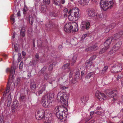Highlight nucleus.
<instances>
[{"label": "nucleus", "instance_id": "nucleus-1", "mask_svg": "<svg viewBox=\"0 0 123 123\" xmlns=\"http://www.w3.org/2000/svg\"><path fill=\"white\" fill-rule=\"evenodd\" d=\"M63 12L64 13V17H67L68 14V18L70 21H75L80 17V14L79 9L77 7L71 9L68 12V9L65 8L63 10Z\"/></svg>", "mask_w": 123, "mask_h": 123}, {"label": "nucleus", "instance_id": "nucleus-2", "mask_svg": "<svg viewBox=\"0 0 123 123\" xmlns=\"http://www.w3.org/2000/svg\"><path fill=\"white\" fill-rule=\"evenodd\" d=\"M54 98V94L50 93L45 95L43 98L42 105L46 108H49L52 105V101Z\"/></svg>", "mask_w": 123, "mask_h": 123}, {"label": "nucleus", "instance_id": "nucleus-3", "mask_svg": "<svg viewBox=\"0 0 123 123\" xmlns=\"http://www.w3.org/2000/svg\"><path fill=\"white\" fill-rule=\"evenodd\" d=\"M69 95L66 92H59L57 94V97H60V101L63 106L65 107L66 110L67 111L66 108L68 105V100Z\"/></svg>", "mask_w": 123, "mask_h": 123}, {"label": "nucleus", "instance_id": "nucleus-4", "mask_svg": "<svg viewBox=\"0 0 123 123\" xmlns=\"http://www.w3.org/2000/svg\"><path fill=\"white\" fill-rule=\"evenodd\" d=\"M114 2L113 0H101L100 3L101 7L105 11L108 9L111 8Z\"/></svg>", "mask_w": 123, "mask_h": 123}, {"label": "nucleus", "instance_id": "nucleus-5", "mask_svg": "<svg viewBox=\"0 0 123 123\" xmlns=\"http://www.w3.org/2000/svg\"><path fill=\"white\" fill-rule=\"evenodd\" d=\"M78 25L77 24H75L73 26L71 23H69L65 25L64 30L66 32H70L72 30V32H76L78 31Z\"/></svg>", "mask_w": 123, "mask_h": 123}, {"label": "nucleus", "instance_id": "nucleus-6", "mask_svg": "<svg viewBox=\"0 0 123 123\" xmlns=\"http://www.w3.org/2000/svg\"><path fill=\"white\" fill-rule=\"evenodd\" d=\"M61 107H56L55 108V113L56 117L58 119L62 120L63 118V115H65V112L66 113H67V112L65 110H63V111H61L62 112L61 113L59 110H61Z\"/></svg>", "mask_w": 123, "mask_h": 123}, {"label": "nucleus", "instance_id": "nucleus-7", "mask_svg": "<svg viewBox=\"0 0 123 123\" xmlns=\"http://www.w3.org/2000/svg\"><path fill=\"white\" fill-rule=\"evenodd\" d=\"M104 91L106 93V95L107 96L111 98H113L114 100L116 99V96L117 94L116 93H114V91L108 89L105 90Z\"/></svg>", "mask_w": 123, "mask_h": 123}, {"label": "nucleus", "instance_id": "nucleus-8", "mask_svg": "<svg viewBox=\"0 0 123 123\" xmlns=\"http://www.w3.org/2000/svg\"><path fill=\"white\" fill-rule=\"evenodd\" d=\"M122 69V68L120 65L117 64L112 66L111 70L112 73H114L120 72Z\"/></svg>", "mask_w": 123, "mask_h": 123}, {"label": "nucleus", "instance_id": "nucleus-9", "mask_svg": "<svg viewBox=\"0 0 123 123\" xmlns=\"http://www.w3.org/2000/svg\"><path fill=\"white\" fill-rule=\"evenodd\" d=\"M45 116L44 111L43 110H39L36 114V117L38 120L42 119Z\"/></svg>", "mask_w": 123, "mask_h": 123}, {"label": "nucleus", "instance_id": "nucleus-10", "mask_svg": "<svg viewBox=\"0 0 123 123\" xmlns=\"http://www.w3.org/2000/svg\"><path fill=\"white\" fill-rule=\"evenodd\" d=\"M95 96L99 100H101L102 99H106L107 97L103 93H102L98 91H97L95 93Z\"/></svg>", "mask_w": 123, "mask_h": 123}, {"label": "nucleus", "instance_id": "nucleus-11", "mask_svg": "<svg viewBox=\"0 0 123 123\" xmlns=\"http://www.w3.org/2000/svg\"><path fill=\"white\" fill-rule=\"evenodd\" d=\"M88 17L91 18H94V19H96L98 16L97 13H95L94 11L92 10L88 11Z\"/></svg>", "mask_w": 123, "mask_h": 123}, {"label": "nucleus", "instance_id": "nucleus-12", "mask_svg": "<svg viewBox=\"0 0 123 123\" xmlns=\"http://www.w3.org/2000/svg\"><path fill=\"white\" fill-rule=\"evenodd\" d=\"M90 27V23L89 22H83L82 23V25L81 29L82 31H83L85 29L88 30L89 29Z\"/></svg>", "mask_w": 123, "mask_h": 123}, {"label": "nucleus", "instance_id": "nucleus-13", "mask_svg": "<svg viewBox=\"0 0 123 123\" xmlns=\"http://www.w3.org/2000/svg\"><path fill=\"white\" fill-rule=\"evenodd\" d=\"M122 42L121 41H119L113 47L111 51L115 52L119 49L121 45Z\"/></svg>", "mask_w": 123, "mask_h": 123}, {"label": "nucleus", "instance_id": "nucleus-14", "mask_svg": "<svg viewBox=\"0 0 123 123\" xmlns=\"http://www.w3.org/2000/svg\"><path fill=\"white\" fill-rule=\"evenodd\" d=\"M112 40L113 38L112 37H109L104 43V44L106 49H107L109 48V45L111 43Z\"/></svg>", "mask_w": 123, "mask_h": 123}, {"label": "nucleus", "instance_id": "nucleus-15", "mask_svg": "<svg viewBox=\"0 0 123 123\" xmlns=\"http://www.w3.org/2000/svg\"><path fill=\"white\" fill-rule=\"evenodd\" d=\"M15 70V68L13 66H12L10 68H7L6 71L7 72H9L10 75H11L12 77H13L14 74Z\"/></svg>", "mask_w": 123, "mask_h": 123}, {"label": "nucleus", "instance_id": "nucleus-16", "mask_svg": "<svg viewBox=\"0 0 123 123\" xmlns=\"http://www.w3.org/2000/svg\"><path fill=\"white\" fill-rule=\"evenodd\" d=\"M45 25L48 29L49 30H50L53 28H55L56 27V25L55 23L51 22H49L48 24H46Z\"/></svg>", "mask_w": 123, "mask_h": 123}, {"label": "nucleus", "instance_id": "nucleus-17", "mask_svg": "<svg viewBox=\"0 0 123 123\" xmlns=\"http://www.w3.org/2000/svg\"><path fill=\"white\" fill-rule=\"evenodd\" d=\"M46 87V85L45 84L41 88H40L38 91L37 92L36 95L38 96L42 94L43 92L45 91Z\"/></svg>", "mask_w": 123, "mask_h": 123}, {"label": "nucleus", "instance_id": "nucleus-18", "mask_svg": "<svg viewBox=\"0 0 123 123\" xmlns=\"http://www.w3.org/2000/svg\"><path fill=\"white\" fill-rule=\"evenodd\" d=\"M22 79L21 77L17 78L14 83V86L18 87L21 86L22 81Z\"/></svg>", "mask_w": 123, "mask_h": 123}, {"label": "nucleus", "instance_id": "nucleus-19", "mask_svg": "<svg viewBox=\"0 0 123 123\" xmlns=\"http://www.w3.org/2000/svg\"><path fill=\"white\" fill-rule=\"evenodd\" d=\"M12 82H11L10 80H9L7 82V85L6 89V93H4L3 94V96H6V94L8 93L9 91V89L10 88V86L11 85L12 83Z\"/></svg>", "mask_w": 123, "mask_h": 123}, {"label": "nucleus", "instance_id": "nucleus-20", "mask_svg": "<svg viewBox=\"0 0 123 123\" xmlns=\"http://www.w3.org/2000/svg\"><path fill=\"white\" fill-rule=\"evenodd\" d=\"M98 49V47L95 45L91 46L89 47L86 49V51H91L94 50H95Z\"/></svg>", "mask_w": 123, "mask_h": 123}, {"label": "nucleus", "instance_id": "nucleus-21", "mask_svg": "<svg viewBox=\"0 0 123 123\" xmlns=\"http://www.w3.org/2000/svg\"><path fill=\"white\" fill-rule=\"evenodd\" d=\"M36 85L34 82H31L30 84V90L32 91H34L36 90Z\"/></svg>", "mask_w": 123, "mask_h": 123}, {"label": "nucleus", "instance_id": "nucleus-22", "mask_svg": "<svg viewBox=\"0 0 123 123\" xmlns=\"http://www.w3.org/2000/svg\"><path fill=\"white\" fill-rule=\"evenodd\" d=\"M123 34V32L122 31H120L118 33L115 34L114 37V40H116L119 38Z\"/></svg>", "mask_w": 123, "mask_h": 123}, {"label": "nucleus", "instance_id": "nucleus-23", "mask_svg": "<svg viewBox=\"0 0 123 123\" xmlns=\"http://www.w3.org/2000/svg\"><path fill=\"white\" fill-rule=\"evenodd\" d=\"M96 57L95 55H93L89 59L86 61V64L90 63L91 61L94 60Z\"/></svg>", "mask_w": 123, "mask_h": 123}, {"label": "nucleus", "instance_id": "nucleus-24", "mask_svg": "<svg viewBox=\"0 0 123 123\" xmlns=\"http://www.w3.org/2000/svg\"><path fill=\"white\" fill-rule=\"evenodd\" d=\"M40 10L43 13L45 12L47 10L46 6L45 5H42L41 7Z\"/></svg>", "mask_w": 123, "mask_h": 123}, {"label": "nucleus", "instance_id": "nucleus-25", "mask_svg": "<svg viewBox=\"0 0 123 123\" xmlns=\"http://www.w3.org/2000/svg\"><path fill=\"white\" fill-rule=\"evenodd\" d=\"M42 120H43L44 123H50V120L49 119V118L47 117H46L45 116Z\"/></svg>", "mask_w": 123, "mask_h": 123}, {"label": "nucleus", "instance_id": "nucleus-26", "mask_svg": "<svg viewBox=\"0 0 123 123\" xmlns=\"http://www.w3.org/2000/svg\"><path fill=\"white\" fill-rule=\"evenodd\" d=\"M77 57V56L76 55L73 56L72 59V63H71L72 65H73L74 63L76 62Z\"/></svg>", "mask_w": 123, "mask_h": 123}, {"label": "nucleus", "instance_id": "nucleus-27", "mask_svg": "<svg viewBox=\"0 0 123 123\" xmlns=\"http://www.w3.org/2000/svg\"><path fill=\"white\" fill-rule=\"evenodd\" d=\"M108 68V67L107 66H105L103 68L102 70L101 71V74H103L105 73Z\"/></svg>", "mask_w": 123, "mask_h": 123}, {"label": "nucleus", "instance_id": "nucleus-28", "mask_svg": "<svg viewBox=\"0 0 123 123\" xmlns=\"http://www.w3.org/2000/svg\"><path fill=\"white\" fill-rule=\"evenodd\" d=\"M18 105H13L12 107V112H14L15 111L18 109Z\"/></svg>", "mask_w": 123, "mask_h": 123}, {"label": "nucleus", "instance_id": "nucleus-29", "mask_svg": "<svg viewBox=\"0 0 123 123\" xmlns=\"http://www.w3.org/2000/svg\"><path fill=\"white\" fill-rule=\"evenodd\" d=\"M25 29L22 28L20 31V35L23 37H24L25 36Z\"/></svg>", "mask_w": 123, "mask_h": 123}, {"label": "nucleus", "instance_id": "nucleus-30", "mask_svg": "<svg viewBox=\"0 0 123 123\" xmlns=\"http://www.w3.org/2000/svg\"><path fill=\"white\" fill-rule=\"evenodd\" d=\"M94 73L93 72H90L88 73L86 77V78L87 79H89L94 74Z\"/></svg>", "mask_w": 123, "mask_h": 123}, {"label": "nucleus", "instance_id": "nucleus-31", "mask_svg": "<svg viewBox=\"0 0 123 123\" xmlns=\"http://www.w3.org/2000/svg\"><path fill=\"white\" fill-rule=\"evenodd\" d=\"M42 41L41 40L39 39L37 40V44L38 46L39 47H41L42 46Z\"/></svg>", "mask_w": 123, "mask_h": 123}, {"label": "nucleus", "instance_id": "nucleus-32", "mask_svg": "<svg viewBox=\"0 0 123 123\" xmlns=\"http://www.w3.org/2000/svg\"><path fill=\"white\" fill-rule=\"evenodd\" d=\"M34 20V18L32 17H29V21L30 23L32 25Z\"/></svg>", "mask_w": 123, "mask_h": 123}, {"label": "nucleus", "instance_id": "nucleus-33", "mask_svg": "<svg viewBox=\"0 0 123 123\" xmlns=\"http://www.w3.org/2000/svg\"><path fill=\"white\" fill-rule=\"evenodd\" d=\"M69 64L68 63L65 64L62 67V68L64 69L67 68H69Z\"/></svg>", "mask_w": 123, "mask_h": 123}, {"label": "nucleus", "instance_id": "nucleus-34", "mask_svg": "<svg viewBox=\"0 0 123 123\" xmlns=\"http://www.w3.org/2000/svg\"><path fill=\"white\" fill-rule=\"evenodd\" d=\"M116 26V24L115 23H113L108 26V27L110 30L114 28Z\"/></svg>", "mask_w": 123, "mask_h": 123}, {"label": "nucleus", "instance_id": "nucleus-35", "mask_svg": "<svg viewBox=\"0 0 123 123\" xmlns=\"http://www.w3.org/2000/svg\"><path fill=\"white\" fill-rule=\"evenodd\" d=\"M75 77L76 79H78L79 78L80 72L79 70L77 71L75 74Z\"/></svg>", "mask_w": 123, "mask_h": 123}, {"label": "nucleus", "instance_id": "nucleus-36", "mask_svg": "<svg viewBox=\"0 0 123 123\" xmlns=\"http://www.w3.org/2000/svg\"><path fill=\"white\" fill-rule=\"evenodd\" d=\"M46 69V67H43V68H42L41 70L39 71V73H41V74H43L45 72Z\"/></svg>", "mask_w": 123, "mask_h": 123}, {"label": "nucleus", "instance_id": "nucleus-37", "mask_svg": "<svg viewBox=\"0 0 123 123\" xmlns=\"http://www.w3.org/2000/svg\"><path fill=\"white\" fill-rule=\"evenodd\" d=\"M86 97H82L81 98V102L83 103H85L87 101V100H86Z\"/></svg>", "mask_w": 123, "mask_h": 123}, {"label": "nucleus", "instance_id": "nucleus-38", "mask_svg": "<svg viewBox=\"0 0 123 123\" xmlns=\"http://www.w3.org/2000/svg\"><path fill=\"white\" fill-rule=\"evenodd\" d=\"M107 49H106V48H105H105H103L99 52V53L101 54L105 52L106 50Z\"/></svg>", "mask_w": 123, "mask_h": 123}, {"label": "nucleus", "instance_id": "nucleus-39", "mask_svg": "<svg viewBox=\"0 0 123 123\" xmlns=\"http://www.w3.org/2000/svg\"><path fill=\"white\" fill-rule=\"evenodd\" d=\"M56 5H59L60 4V0H53Z\"/></svg>", "mask_w": 123, "mask_h": 123}, {"label": "nucleus", "instance_id": "nucleus-40", "mask_svg": "<svg viewBox=\"0 0 123 123\" xmlns=\"http://www.w3.org/2000/svg\"><path fill=\"white\" fill-rule=\"evenodd\" d=\"M44 80H47L49 78L48 74L47 73H45L44 75Z\"/></svg>", "mask_w": 123, "mask_h": 123}, {"label": "nucleus", "instance_id": "nucleus-41", "mask_svg": "<svg viewBox=\"0 0 123 123\" xmlns=\"http://www.w3.org/2000/svg\"><path fill=\"white\" fill-rule=\"evenodd\" d=\"M11 19L13 22L12 24L15 22L14 16L13 15H12L11 16Z\"/></svg>", "mask_w": 123, "mask_h": 123}, {"label": "nucleus", "instance_id": "nucleus-42", "mask_svg": "<svg viewBox=\"0 0 123 123\" xmlns=\"http://www.w3.org/2000/svg\"><path fill=\"white\" fill-rule=\"evenodd\" d=\"M53 63L51 64L49 67V71H51L53 70Z\"/></svg>", "mask_w": 123, "mask_h": 123}, {"label": "nucleus", "instance_id": "nucleus-43", "mask_svg": "<svg viewBox=\"0 0 123 123\" xmlns=\"http://www.w3.org/2000/svg\"><path fill=\"white\" fill-rule=\"evenodd\" d=\"M18 45L17 44L14 45V48L15 49V51L18 52Z\"/></svg>", "mask_w": 123, "mask_h": 123}, {"label": "nucleus", "instance_id": "nucleus-44", "mask_svg": "<svg viewBox=\"0 0 123 123\" xmlns=\"http://www.w3.org/2000/svg\"><path fill=\"white\" fill-rule=\"evenodd\" d=\"M60 87L61 89H65L68 88L67 87L63 85H61L60 86Z\"/></svg>", "mask_w": 123, "mask_h": 123}, {"label": "nucleus", "instance_id": "nucleus-45", "mask_svg": "<svg viewBox=\"0 0 123 123\" xmlns=\"http://www.w3.org/2000/svg\"><path fill=\"white\" fill-rule=\"evenodd\" d=\"M35 56L36 61H38L39 57V54L37 53H36L35 55Z\"/></svg>", "mask_w": 123, "mask_h": 123}, {"label": "nucleus", "instance_id": "nucleus-46", "mask_svg": "<svg viewBox=\"0 0 123 123\" xmlns=\"http://www.w3.org/2000/svg\"><path fill=\"white\" fill-rule=\"evenodd\" d=\"M20 100L23 101V100H25L26 98V97L25 96H21L19 98Z\"/></svg>", "mask_w": 123, "mask_h": 123}, {"label": "nucleus", "instance_id": "nucleus-47", "mask_svg": "<svg viewBox=\"0 0 123 123\" xmlns=\"http://www.w3.org/2000/svg\"><path fill=\"white\" fill-rule=\"evenodd\" d=\"M23 62H21L20 63L19 66V68L20 69H22L23 68Z\"/></svg>", "mask_w": 123, "mask_h": 123}, {"label": "nucleus", "instance_id": "nucleus-48", "mask_svg": "<svg viewBox=\"0 0 123 123\" xmlns=\"http://www.w3.org/2000/svg\"><path fill=\"white\" fill-rule=\"evenodd\" d=\"M43 2L46 4H49L50 3L49 0H43Z\"/></svg>", "mask_w": 123, "mask_h": 123}, {"label": "nucleus", "instance_id": "nucleus-49", "mask_svg": "<svg viewBox=\"0 0 123 123\" xmlns=\"http://www.w3.org/2000/svg\"><path fill=\"white\" fill-rule=\"evenodd\" d=\"M110 29L108 27V26L106 27L105 29V32L106 33H107L110 31Z\"/></svg>", "mask_w": 123, "mask_h": 123}, {"label": "nucleus", "instance_id": "nucleus-50", "mask_svg": "<svg viewBox=\"0 0 123 123\" xmlns=\"http://www.w3.org/2000/svg\"><path fill=\"white\" fill-rule=\"evenodd\" d=\"M87 36V35L86 34H83L82 35V37H81V39L83 40L84 39H85V38Z\"/></svg>", "mask_w": 123, "mask_h": 123}, {"label": "nucleus", "instance_id": "nucleus-51", "mask_svg": "<svg viewBox=\"0 0 123 123\" xmlns=\"http://www.w3.org/2000/svg\"><path fill=\"white\" fill-rule=\"evenodd\" d=\"M31 76V73L29 72H28L27 73V79H28L30 78Z\"/></svg>", "mask_w": 123, "mask_h": 123}, {"label": "nucleus", "instance_id": "nucleus-52", "mask_svg": "<svg viewBox=\"0 0 123 123\" xmlns=\"http://www.w3.org/2000/svg\"><path fill=\"white\" fill-rule=\"evenodd\" d=\"M18 105V102L17 100H15L13 102V104Z\"/></svg>", "mask_w": 123, "mask_h": 123}, {"label": "nucleus", "instance_id": "nucleus-53", "mask_svg": "<svg viewBox=\"0 0 123 123\" xmlns=\"http://www.w3.org/2000/svg\"><path fill=\"white\" fill-rule=\"evenodd\" d=\"M102 111H99L95 112V113L96 114L100 115L102 113Z\"/></svg>", "mask_w": 123, "mask_h": 123}, {"label": "nucleus", "instance_id": "nucleus-54", "mask_svg": "<svg viewBox=\"0 0 123 123\" xmlns=\"http://www.w3.org/2000/svg\"><path fill=\"white\" fill-rule=\"evenodd\" d=\"M28 10V9L25 6L24 8L23 12L24 13L26 12Z\"/></svg>", "mask_w": 123, "mask_h": 123}, {"label": "nucleus", "instance_id": "nucleus-55", "mask_svg": "<svg viewBox=\"0 0 123 123\" xmlns=\"http://www.w3.org/2000/svg\"><path fill=\"white\" fill-rule=\"evenodd\" d=\"M83 0H78V2L80 4L83 5L82 4V3H83Z\"/></svg>", "mask_w": 123, "mask_h": 123}, {"label": "nucleus", "instance_id": "nucleus-56", "mask_svg": "<svg viewBox=\"0 0 123 123\" xmlns=\"http://www.w3.org/2000/svg\"><path fill=\"white\" fill-rule=\"evenodd\" d=\"M121 74H118V76L117 77V80H118L120 79L121 78Z\"/></svg>", "mask_w": 123, "mask_h": 123}, {"label": "nucleus", "instance_id": "nucleus-57", "mask_svg": "<svg viewBox=\"0 0 123 123\" xmlns=\"http://www.w3.org/2000/svg\"><path fill=\"white\" fill-rule=\"evenodd\" d=\"M65 2V0H61L60 1V4L61 3L62 4H63Z\"/></svg>", "mask_w": 123, "mask_h": 123}, {"label": "nucleus", "instance_id": "nucleus-58", "mask_svg": "<svg viewBox=\"0 0 123 123\" xmlns=\"http://www.w3.org/2000/svg\"><path fill=\"white\" fill-rule=\"evenodd\" d=\"M73 74L72 72H71L69 74V77L70 78H71L72 77V75Z\"/></svg>", "mask_w": 123, "mask_h": 123}, {"label": "nucleus", "instance_id": "nucleus-59", "mask_svg": "<svg viewBox=\"0 0 123 123\" xmlns=\"http://www.w3.org/2000/svg\"><path fill=\"white\" fill-rule=\"evenodd\" d=\"M62 46L61 45H59L58 46V49L59 50H60L62 49Z\"/></svg>", "mask_w": 123, "mask_h": 123}, {"label": "nucleus", "instance_id": "nucleus-60", "mask_svg": "<svg viewBox=\"0 0 123 123\" xmlns=\"http://www.w3.org/2000/svg\"><path fill=\"white\" fill-rule=\"evenodd\" d=\"M17 15L18 16H20V11L19 10L18 11L17 13Z\"/></svg>", "mask_w": 123, "mask_h": 123}, {"label": "nucleus", "instance_id": "nucleus-61", "mask_svg": "<svg viewBox=\"0 0 123 123\" xmlns=\"http://www.w3.org/2000/svg\"><path fill=\"white\" fill-rule=\"evenodd\" d=\"M22 55H23L24 56L26 55V53L25 52L23 51L22 53Z\"/></svg>", "mask_w": 123, "mask_h": 123}, {"label": "nucleus", "instance_id": "nucleus-62", "mask_svg": "<svg viewBox=\"0 0 123 123\" xmlns=\"http://www.w3.org/2000/svg\"><path fill=\"white\" fill-rule=\"evenodd\" d=\"M11 101L10 100H8V103L7 104V105L8 106H9L10 105Z\"/></svg>", "mask_w": 123, "mask_h": 123}, {"label": "nucleus", "instance_id": "nucleus-63", "mask_svg": "<svg viewBox=\"0 0 123 123\" xmlns=\"http://www.w3.org/2000/svg\"><path fill=\"white\" fill-rule=\"evenodd\" d=\"M94 113V112L93 111L91 112L90 113V116H92L93 115Z\"/></svg>", "mask_w": 123, "mask_h": 123}, {"label": "nucleus", "instance_id": "nucleus-64", "mask_svg": "<svg viewBox=\"0 0 123 123\" xmlns=\"http://www.w3.org/2000/svg\"><path fill=\"white\" fill-rule=\"evenodd\" d=\"M16 34L15 32H14L13 33V36H12V37L13 39H14L15 37V35H16Z\"/></svg>", "mask_w": 123, "mask_h": 123}]
</instances>
